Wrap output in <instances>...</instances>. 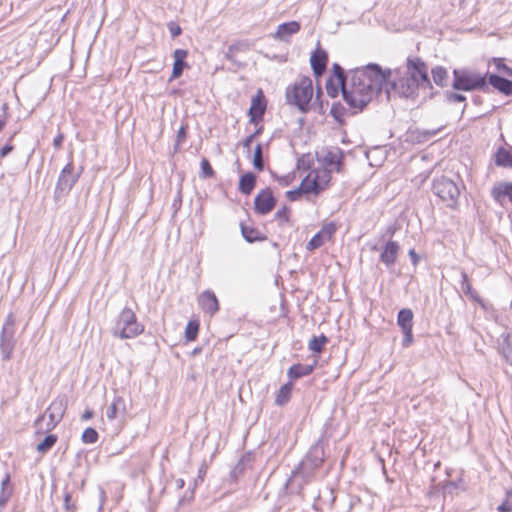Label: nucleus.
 Instances as JSON below:
<instances>
[{"label":"nucleus","mask_w":512,"mask_h":512,"mask_svg":"<svg viewBox=\"0 0 512 512\" xmlns=\"http://www.w3.org/2000/svg\"><path fill=\"white\" fill-rule=\"evenodd\" d=\"M392 77L391 69H383L377 63H369L350 71V87H343V99L352 110L351 114L361 112L383 88L390 97L388 88Z\"/></svg>","instance_id":"obj_1"},{"label":"nucleus","mask_w":512,"mask_h":512,"mask_svg":"<svg viewBox=\"0 0 512 512\" xmlns=\"http://www.w3.org/2000/svg\"><path fill=\"white\" fill-rule=\"evenodd\" d=\"M388 88L406 99H415L419 88L432 89L426 63L419 57L408 58L406 72L395 80L389 79Z\"/></svg>","instance_id":"obj_2"},{"label":"nucleus","mask_w":512,"mask_h":512,"mask_svg":"<svg viewBox=\"0 0 512 512\" xmlns=\"http://www.w3.org/2000/svg\"><path fill=\"white\" fill-rule=\"evenodd\" d=\"M324 440L320 438L311 446L305 458L293 470V477H301L303 483H308L314 475V471L318 469L324 462Z\"/></svg>","instance_id":"obj_3"},{"label":"nucleus","mask_w":512,"mask_h":512,"mask_svg":"<svg viewBox=\"0 0 512 512\" xmlns=\"http://www.w3.org/2000/svg\"><path fill=\"white\" fill-rule=\"evenodd\" d=\"M285 96L288 104L296 106L302 113H307L313 97L312 80L309 77H300L286 89Z\"/></svg>","instance_id":"obj_4"},{"label":"nucleus","mask_w":512,"mask_h":512,"mask_svg":"<svg viewBox=\"0 0 512 512\" xmlns=\"http://www.w3.org/2000/svg\"><path fill=\"white\" fill-rule=\"evenodd\" d=\"M452 88L460 91H490L487 75H481L468 69H454Z\"/></svg>","instance_id":"obj_5"},{"label":"nucleus","mask_w":512,"mask_h":512,"mask_svg":"<svg viewBox=\"0 0 512 512\" xmlns=\"http://www.w3.org/2000/svg\"><path fill=\"white\" fill-rule=\"evenodd\" d=\"M144 331V326L138 323L135 313L130 308H124L118 316V319L111 329L114 337L120 339H131L140 335Z\"/></svg>","instance_id":"obj_6"},{"label":"nucleus","mask_w":512,"mask_h":512,"mask_svg":"<svg viewBox=\"0 0 512 512\" xmlns=\"http://www.w3.org/2000/svg\"><path fill=\"white\" fill-rule=\"evenodd\" d=\"M432 192L450 209H456L459 204L460 188L456 182L446 176L433 179Z\"/></svg>","instance_id":"obj_7"},{"label":"nucleus","mask_w":512,"mask_h":512,"mask_svg":"<svg viewBox=\"0 0 512 512\" xmlns=\"http://www.w3.org/2000/svg\"><path fill=\"white\" fill-rule=\"evenodd\" d=\"M15 326V317L10 313L4 320L0 334V351L4 361H9L12 358V354L15 349Z\"/></svg>","instance_id":"obj_8"},{"label":"nucleus","mask_w":512,"mask_h":512,"mask_svg":"<svg viewBox=\"0 0 512 512\" xmlns=\"http://www.w3.org/2000/svg\"><path fill=\"white\" fill-rule=\"evenodd\" d=\"M66 405L67 401L65 397L56 398L46 409L45 413L41 415L39 418H37V420L35 421V425H40L45 420V417L48 416L49 421L46 424L45 431L48 432L53 430L63 418L66 410Z\"/></svg>","instance_id":"obj_9"},{"label":"nucleus","mask_w":512,"mask_h":512,"mask_svg":"<svg viewBox=\"0 0 512 512\" xmlns=\"http://www.w3.org/2000/svg\"><path fill=\"white\" fill-rule=\"evenodd\" d=\"M83 168H80L78 172H74L73 163L70 162L62 169L55 188V194L57 196H63L70 192L73 186L78 181Z\"/></svg>","instance_id":"obj_10"},{"label":"nucleus","mask_w":512,"mask_h":512,"mask_svg":"<svg viewBox=\"0 0 512 512\" xmlns=\"http://www.w3.org/2000/svg\"><path fill=\"white\" fill-rule=\"evenodd\" d=\"M276 198L270 188L261 190L254 198L255 212L260 215H266L271 212L276 205Z\"/></svg>","instance_id":"obj_11"},{"label":"nucleus","mask_w":512,"mask_h":512,"mask_svg":"<svg viewBox=\"0 0 512 512\" xmlns=\"http://www.w3.org/2000/svg\"><path fill=\"white\" fill-rule=\"evenodd\" d=\"M266 107V99L263 95L262 90H259L257 95L252 98L251 106L248 111L250 123L258 124L263 119Z\"/></svg>","instance_id":"obj_12"},{"label":"nucleus","mask_w":512,"mask_h":512,"mask_svg":"<svg viewBox=\"0 0 512 512\" xmlns=\"http://www.w3.org/2000/svg\"><path fill=\"white\" fill-rule=\"evenodd\" d=\"M400 246L396 241L389 240L380 254V261L388 268H392L397 261Z\"/></svg>","instance_id":"obj_13"},{"label":"nucleus","mask_w":512,"mask_h":512,"mask_svg":"<svg viewBox=\"0 0 512 512\" xmlns=\"http://www.w3.org/2000/svg\"><path fill=\"white\" fill-rule=\"evenodd\" d=\"M201 309L210 315H214L219 311V302L215 293L211 290H205L198 298Z\"/></svg>","instance_id":"obj_14"},{"label":"nucleus","mask_w":512,"mask_h":512,"mask_svg":"<svg viewBox=\"0 0 512 512\" xmlns=\"http://www.w3.org/2000/svg\"><path fill=\"white\" fill-rule=\"evenodd\" d=\"M327 62L328 54L325 50L318 48L312 53L310 63L316 77H320L324 74Z\"/></svg>","instance_id":"obj_15"},{"label":"nucleus","mask_w":512,"mask_h":512,"mask_svg":"<svg viewBox=\"0 0 512 512\" xmlns=\"http://www.w3.org/2000/svg\"><path fill=\"white\" fill-rule=\"evenodd\" d=\"M491 196L500 205H504L506 197L512 203V182L496 183L491 189Z\"/></svg>","instance_id":"obj_16"},{"label":"nucleus","mask_w":512,"mask_h":512,"mask_svg":"<svg viewBox=\"0 0 512 512\" xmlns=\"http://www.w3.org/2000/svg\"><path fill=\"white\" fill-rule=\"evenodd\" d=\"M188 55V51L185 49H176L173 53L174 63L172 68V74L169 78V82H171L174 79L179 78L184 69L188 67L187 62L185 61L186 57Z\"/></svg>","instance_id":"obj_17"},{"label":"nucleus","mask_w":512,"mask_h":512,"mask_svg":"<svg viewBox=\"0 0 512 512\" xmlns=\"http://www.w3.org/2000/svg\"><path fill=\"white\" fill-rule=\"evenodd\" d=\"M343 161V152L338 147H332L328 149L322 157V162L327 167H335L337 172L341 171Z\"/></svg>","instance_id":"obj_18"},{"label":"nucleus","mask_w":512,"mask_h":512,"mask_svg":"<svg viewBox=\"0 0 512 512\" xmlns=\"http://www.w3.org/2000/svg\"><path fill=\"white\" fill-rule=\"evenodd\" d=\"M488 83L506 96H512V81L497 74H486Z\"/></svg>","instance_id":"obj_19"},{"label":"nucleus","mask_w":512,"mask_h":512,"mask_svg":"<svg viewBox=\"0 0 512 512\" xmlns=\"http://www.w3.org/2000/svg\"><path fill=\"white\" fill-rule=\"evenodd\" d=\"M310 176L311 173L301 181L299 189L303 194L313 193L317 195L325 188L327 181L325 184H322L318 175H316L313 179H310Z\"/></svg>","instance_id":"obj_20"},{"label":"nucleus","mask_w":512,"mask_h":512,"mask_svg":"<svg viewBox=\"0 0 512 512\" xmlns=\"http://www.w3.org/2000/svg\"><path fill=\"white\" fill-rule=\"evenodd\" d=\"M300 27L297 21L282 23L277 27L274 37L282 41H288L293 34L300 30Z\"/></svg>","instance_id":"obj_21"},{"label":"nucleus","mask_w":512,"mask_h":512,"mask_svg":"<svg viewBox=\"0 0 512 512\" xmlns=\"http://www.w3.org/2000/svg\"><path fill=\"white\" fill-rule=\"evenodd\" d=\"M315 366L316 362H314L312 365H304L300 363L294 364L288 369L287 375L291 380H297L301 377L311 374Z\"/></svg>","instance_id":"obj_22"},{"label":"nucleus","mask_w":512,"mask_h":512,"mask_svg":"<svg viewBox=\"0 0 512 512\" xmlns=\"http://www.w3.org/2000/svg\"><path fill=\"white\" fill-rule=\"evenodd\" d=\"M241 234L248 243H254L258 241H264L267 239L257 228L250 227L244 223L240 224Z\"/></svg>","instance_id":"obj_23"},{"label":"nucleus","mask_w":512,"mask_h":512,"mask_svg":"<svg viewBox=\"0 0 512 512\" xmlns=\"http://www.w3.org/2000/svg\"><path fill=\"white\" fill-rule=\"evenodd\" d=\"M13 494V487L11 485V478L9 474H6L1 481L0 488V509L2 510Z\"/></svg>","instance_id":"obj_24"},{"label":"nucleus","mask_w":512,"mask_h":512,"mask_svg":"<svg viewBox=\"0 0 512 512\" xmlns=\"http://www.w3.org/2000/svg\"><path fill=\"white\" fill-rule=\"evenodd\" d=\"M119 413H125V402L121 396H115L111 404L107 407L106 416L109 420H114Z\"/></svg>","instance_id":"obj_25"},{"label":"nucleus","mask_w":512,"mask_h":512,"mask_svg":"<svg viewBox=\"0 0 512 512\" xmlns=\"http://www.w3.org/2000/svg\"><path fill=\"white\" fill-rule=\"evenodd\" d=\"M256 184V176L252 172H247L240 177L239 191L242 194L249 195Z\"/></svg>","instance_id":"obj_26"},{"label":"nucleus","mask_w":512,"mask_h":512,"mask_svg":"<svg viewBox=\"0 0 512 512\" xmlns=\"http://www.w3.org/2000/svg\"><path fill=\"white\" fill-rule=\"evenodd\" d=\"M495 164L499 167L512 168V149L499 147L495 153Z\"/></svg>","instance_id":"obj_27"},{"label":"nucleus","mask_w":512,"mask_h":512,"mask_svg":"<svg viewBox=\"0 0 512 512\" xmlns=\"http://www.w3.org/2000/svg\"><path fill=\"white\" fill-rule=\"evenodd\" d=\"M413 312L409 308H402L397 315V324L401 330L413 328Z\"/></svg>","instance_id":"obj_28"},{"label":"nucleus","mask_w":512,"mask_h":512,"mask_svg":"<svg viewBox=\"0 0 512 512\" xmlns=\"http://www.w3.org/2000/svg\"><path fill=\"white\" fill-rule=\"evenodd\" d=\"M433 81L440 87L447 86L448 73L447 70L442 66H436L431 71Z\"/></svg>","instance_id":"obj_29"},{"label":"nucleus","mask_w":512,"mask_h":512,"mask_svg":"<svg viewBox=\"0 0 512 512\" xmlns=\"http://www.w3.org/2000/svg\"><path fill=\"white\" fill-rule=\"evenodd\" d=\"M291 391H292V383L289 382V383L281 386L276 395V399H275L276 404L279 406L285 405L290 400Z\"/></svg>","instance_id":"obj_30"},{"label":"nucleus","mask_w":512,"mask_h":512,"mask_svg":"<svg viewBox=\"0 0 512 512\" xmlns=\"http://www.w3.org/2000/svg\"><path fill=\"white\" fill-rule=\"evenodd\" d=\"M328 342V337L324 334H321L320 336H313L311 340L309 341L308 348L313 353H321L324 345Z\"/></svg>","instance_id":"obj_31"},{"label":"nucleus","mask_w":512,"mask_h":512,"mask_svg":"<svg viewBox=\"0 0 512 512\" xmlns=\"http://www.w3.org/2000/svg\"><path fill=\"white\" fill-rule=\"evenodd\" d=\"M501 354L505 358V360L512 366V335L506 334L503 337V342L501 344Z\"/></svg>","instance_id":"obj_32"},{"label":"nucleus","mask_w":512,"mask_h":512,"mask_svg":"<svg viewBox=\"0 0 512 512\" xmlns=\"http://www.w3.org/2000/svg\"><path fill=\"white\" fill-rule=\"evenodd\" d=\"M58 437L55 434H48L44 439L37 445L36 450L41 453H47L57 442Z\"/></svg>","instance_id":"obj_33"},{"label":"nucleus","mask_w":512,"mask_h":512,"mask_svg":"<svg viewBox=\"0 0 512 512\" xmlns=\"http://www.w3.org/2000/svg\"><path fill=\"white\" fill-rule=\"evenodd\" d=\"M461 290L466 294L469 295L472 299L475 301L480 302V298L478 296V293L474 291L469 283L468 275L465 271H461Z\"/></svg>","instance_id":"obj_34"},{"label":"nucleus","mask_w":512,"mask_h":512,"mask_svg":"<svg viewBox=\"0 0 512 512\" xmlns=\"http://www.w3.org/2000/svg\"><path fill=\"white\" fill-rule=\"evenodd\" d=\"M347 113V109L341 103H333L330 114L340 124H344L343 116Z\"/></svg>","instance_id":"obj_35"},{"label":"nucleus","mask_w":512,"mask_h":512,"mask_svg":"<svg viewBox=\"0 0 512 512\" xmlns=\"http://www.w3.org/2000/svg\"><path fill=\"white\" fill-rule=\"evenodd\" d=\"M199 322L197 320H190L185 329V337L187 341H194L199 332Z\"/></svg>","instance_id":"obj_36"},{"label":"nucleus","mask_w":512,"mask_h":512,"mask_svg":"<svg viewBox=\"0 0 512 512\" xmlns=\"http://www.w3.org/2000/svg\"><path fill=\"white\" fill-rule=\"evenodd\" d=\"M333 74L337 78L341 92L343 93V87H350V84L348 85L345 71L338 63L333 64Z\"/></svg>","instance_id":"obj_37"},{"label":"nucleus","mask_w":512,"mask_h":512,"mask_svg":"<svg viewBox=\"0 0 512 512\" xmlns=\"http://www.w3.org/2000/svg\"><path fill=\"white\" fill-rule=\"evenodd\" d=\"M253 166L258 171L264 170V160L262 157V145L258 143L254 149Z\"/></svg>","instance_id":"obj_38"},{"label":"nucleus","mask_w":512,"mask_h":512,"mask_svg":"<svg viewBox=\"0 0 512 512\" xmlns=\"http://www.w3.org/2000/svg\"><path fill=\"white\" fill-rule=\"evenodd\" d=\"M200 177L203 179L212 178L215 175V171L213 170L209 160L207 158H202L200 162Z\"/></svg>","instance_id":"obj_39"},{"label":"nucleus","mask_w":512,"mask_h":512,"mask_svg":"<svg viewBox=\"0 0 512 512\" xmlns=\"http://www.w3.org/2000/svg\"><path fill=\"white\" fill-rule=\"evenodd\" d=\"M326 238L320 234V232H317L308 242L306 248L309 251H313L319 247H321L325 242Z\"/></svg>","instance_id":"obj_40"},{"label":"nucleus","mask_w":512,"mask_h":512,"mask_svg":"<svg viewBox=\"0 0 512 512\" xmlns=\"http://www.w3.org/2000/svg\"><path fill=\"white\" fill-rule=\"evenodd\" d=\"M98 437V432L94 428L88 427L84 430L81 438L85 444H93L97 442Z\"/></svg>","instance_id":"obj_41"},{"label":"nucleus","mask_w":512,"mask_h":512,"mask_svg":"<svg viewBox=\"0 0 512 512\" xmlns=\"http://www.w3.org/2000/svg\"><path fill=\"white\" fill-rule=\"evenodd\" d=\"M444 98H445V101L448 103H456V102L460 103V102L466 101V97L463 94L456 93V92L449 91V90L445 91Z\"/></svg>","instance_id":"obj_42"},{"label":"nucleus","mask_w":512,"mask_h":512,"mask_svg":"<svg viewBox=\"0 0 512 512\" xmlns=\"http://www.w3.org/2000/svg\"><path fill=\"white\" fill-rule=\"evenodd\" d=\"M275 218L281 223H288L290 221V208L284 205L275 213Z\"/></svg>","instance_id":"obj_43"},{"label":"nucleus","mask_w":512,"mask_h":512,"mask_svg":"<svg viewBox=\"0 0 512 512\" xmlns=\"http://www.w3.org/2000/svg\"><path fill=\"white\" fill-rule=\"evenodd\" d=\"M187 137V127L182 125L176 136V143L174 145V151L177 152L179 150L180 145L186 140Z\"/></svg>","instance_id":"obj_44"},{"label":"nucleus","mask_w":512,"mask_h":512,"mask_svg":"<svg viewBox=\"0 0 512 512\" xmlns=\"http://www.w3.org/2000/svg\"><path fill=\"white\" fill-rule=\"evenodd\" d=\"M336 229V225L333 222H330L325 224L319 232L326 238L327 241H329L333 234L336 232Z\"/></svg>","instance_id":"obj_45"},{"label":"nucleus","mask_w":512,"mask_h":512,"mask_svg":"<svg viewBox=\"0 0 512 512\" xmlns=\"http://www.w3.org/2000/svg\"><path fill=\"white\" fill-rule=\"evenodd\" d=\"M497 69L503 73L505 77H512V68L507 66L503 59H495Z\"/></svg>","instance_id":"obj_46"},{"label":"nucleus","mask_w":512,"mask_h":512,"mask_svg":"<svg viewBox=\"0 0 512 512\" xmlns=\"http://www.w3.org/2000/svg\"><path fill=\"white\" fill-rule=\"evenodd\" d=\"M404 337L402 340L403 347H409L413 342V333L412 329L402 330Z\"/></svg>","instance_id":"obj_47"},{"label":"nucleus","mask_w":512,"mask_h":512,"mask_svg":"<svg viewBox=\"0 0 512 512\" xmlns=\"http://www.w3.org/2000/svg\"><path fill=\"white\" fill-rule=\"evenodd\" d=\"M326 90H327V94L332 98H335L339 92L338 87L334 85V83L331 79L327 80Z\"/></svg>","instance_id":"obj_48"},{"label":"nucleus","mask_w":512,"mask_h":512,"mask_svg":"<svg viewBox=\"0 0 512 512\" xmlns=\"http://www.w3.org/2000/svg\"><path fill=\"white\" fill-rule=\"evenodd\" d=\"M168 28L173 38L178 37L182 33L181 27L175 22H170Z\"/></svg>","instance_id":"obj_49"},{"label":"nucleus","mask_w":512,"mask_h":512,"mask_svg":"<svg viewBox=\"0 0 512 512\" xmlns=\"http://www.w3.org/2000/svg\"><path fill=\"white\" fill-rule=\"evenodd\" d=\"M303 193L301 192V190L299 188L297 189H293V190H289L286 192V197L290 200V201H296L299 199V197L302 195Z\"/></svg>","instance_id":"obj_50"},{"label":"nucleus","mask_w":512,"mask_h":512,"mask_svg":"<svg viewBox=\"0 0 512 512\" xmlns=\"http://www.w3.org/2000/svg\"><path fill=\"white\" fill-rule=\"evenodd\" d=\"M510 501L504 500L498 507V512H511L512 511V505L509 503Z\"/></svg>","instance_id":"obj_51"},{"label":"nucleus","mask_w":512,"mask_h":512,"mask_svg":"<svg viewBox=\"0 0 512 512\" xmlns=\"http://www.w3.org/2000/svg\"><path fill=\"white\" fill-rule=\"evenodd\" d=\"M14 149V146L10 143H7L0 149V158H4L9 155Z\"/></svg>","instance_id":"obj_52"},{"label":"nucleus","mask_w":512,"mask_h":512,"mask_svg":"<svg viewBox=\"0 0 512 512\" xmlns=\"http://www.w3.org/2000/svg\"><path fill=\"white\" fill-rule=\"evenodd\" d=\"M408 255L411 259V262L414 266H416L419 262V256L418 254L416 253V251L414 249H410L409 252H408Z\"/></svg>","instance_id":"obj_53"},{"label":"nucleus","mask_w":512,"mask_h":512,"mask_svg":"<svg viewBox=\"0 0 512 512\" xmlns=\"http://www.w3.org/2000/svg\"><path fill=\"white\" fill-rule=\"evenodd\" d=\"M63 140H64V136H63V134H58V135L54 138V140H53V146H54L56 149H59V148L62 146Z\"/></svg>","instance_id":"obj_54"},{"label":"nucleus","mask_w":512,"mask_h":512,"mask_svg":"<svg viewBox=\"0 0 512 512\" xmlns=\"http://www.w3.org/2000/svg\"><path fill=\"white\" fill-rule=\"evenodd\" d=\"M440 130H441V128L434 129V130H425L422 132V134L424 135L425 139H429V138L437 135L438 132H440Z\"/></svg>","instance_id":"obj_55"},{"label":"nucleus","mask_w":512,"mask_h":512,"mask_svg":"<svg viewBox=\"0 0 512 512\" xmlns=\"http://www.w3.org/2000/svg\"><path fill=\"white\" fill-rule=\"evenodd\" d=\"M70 501H71V496H70V494L67 493L65 495V498H64V505H65L66 510L73 511L74 510V506H72L70 504Z\"/></svg>","instance_id":"obj_56"},{"label":"nucleus","mask_w":512,"mask_h":512,"mask_svg":"<svg viewBox=\"0 0 512 512\" xmlns=\"http://www.w3.org/2000/svg\"><path fill=\"white\" fill-rule=\"evenodd\" d=\"M8 106L7 104H3V111L4 113L6 112ZM6 122H7V117L6 115L4 114L2 118H0V132L3 130V128L5 127L6 125Z\"/></svg>","instance_id":"obj_57"},{"label":"nucleus","mask_w":512,"mask_h":512,"mask_svg":"<svg viewBox=\"0 0 512 512\" xmlns=\"http://www.w3.org/2000/svg\"><path fill=\"white\" fill-rule=\"evenodd\" d=\"M93 415H94L93 411H92V410H90V409H87V410H85V411H84V413L82 414L81 419H82L83 421H86V420L91 419V418L93 417Z\"/></svg>","instance_id":"obj_58"},{"label":"nucleus","mask_w":512,"mask_h":512,"mask_svg":"<svg viewBox=\"0 0 512 512\" xmlns=\"http://www.w3.org/2000/svg\"><path fill=\"white\" fill-rule=\"evenodd\" d=\"M254 140V137H252V135L250 134L249 136H247L244 141H243V146L245 148H250V145L252 143V141Z\"/></svg>","instance_id":"obj_59"},{"label":"nucleus","mask_w":512,"mask_h":512,"mask_svg":"<svg viewBox=\"0 0 512 512\" xmlns=\"http://www.w3.org/2000/svg\"><path fill=\"white\" fill-rule=\"evenodd\" d=\"M505 500L511 501L512 500V488L508 489L506 491V498Z\"/></svg>","instance_id":"obj_60"},{"label":"nucleus","mask_w":512,"mask_h":512,"mask_svg":"<svg viewBox=\"0 0 512 512\" xmlns=\"http://www.w3.org/2000/svg\"><path fill=\"white\" fill-rule=\"evenodd\" d=\"M262 130H263V127L260 126L258 129H256V131L254 133H252V137H257L258 135H260L262 133Z\"/></svg>","instance_id":"obj_61"},{"label":"nucleus","mask_w":512,"mask_h":512,"mask_svg":"<svg viewBox=\"0 0 512 512\" xmlns=\"http://www.w3.org/2000/svg\"><path fill=\"white\" fill-rule=\"evenodd\" d=\"M278 180H279L281 185H285L286 186V185L289 184L288 179L286 177H281Z\"/></svg>","instance_id":"obj_62"},{"label":"nucleus","mask_w":512,"mask_h":512,"mask_svg":"<svg viewBox=\"0 0 512 512\" xmlns=\"http://www.w3.org/2000/svg\"><path fill=\"white\" fill-rule=\"evenodd\" d=\"M184 484H185V482H184L183 479H177L176 480V485H177L178 488H183Z\"/></svg>","instance_id":"obj_63"},{"label":"nucleus","mask_w":512,"mask_h":512,"mask_svg":"<svg viewBox=\"0 0 512 512\" xmlns=\"http://www.w3.org/2000/svg\"><path fill=\"white\" fill-rule=\"evenodd\" d=\"M321 94H322V92H321V89L319 88L318 92H317V95H316V101L319 100Z\"/></svg>","instance_id":"obj_64"}]
</instances>
